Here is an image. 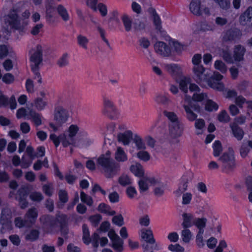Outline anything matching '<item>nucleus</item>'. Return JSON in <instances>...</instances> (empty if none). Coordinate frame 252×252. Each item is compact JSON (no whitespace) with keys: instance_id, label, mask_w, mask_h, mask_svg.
Listing matches in <instances>:
<instances>
[{"instance_id":"bb28decb","label":"nucleus","mask_w":252,"mask_h":252,"mask_svg":"<svg viewBox=\"0 0 252 252\" xmlns=\"http://www.w3.org/2000/svg\"><path fill=\"white\" fill-rule=\"evenodd\" d=\"M112 244L110 245V246L116 252H122L124 248V241L120 238V237H118V238L116 239H113L112 241H111Z\"/></svg>"},{"instance_id":"ea45409f","label":"nucleus","mask_w":252,"mask_h":252,"mask_svg":"<svg viewBox=\"0 0 252 252\" xmlns=\"http://www.w3.org/2000/svg\"><path fill=\"white\" fill-rule=\"evenodd\" d=\"M57 64L60 67H64L69 64L68 55L64 53L58 60Z\"/></svg>"},{"instance_id":"37998d69","label":"nucleus","mask_w":252,"mask_h":252,"mask_svg":"<svg viewBox=\"0 0 252 252\" xmlns=\"http://www.w3.org/2000/svg\"><path fill=\"white\" fill-rule=\"evenodd\" d=\"M223 10H227L230 7V0H213Z\"/></svg>"},{"instance_id":"f3484780","label":"nucleus","mask_w":252,"mask_h":252,"mask_svg":"<svg viewBox=\"0 0 252 252\" xmlns=\"http://www.w3.org/2000/svg\"><path fill=\"white\" fill-rule=\"evenodd\" d=\"M169 134L171 137L175 138L180 137L183 133V128L180 126V123L169 124Z\"/></svg>"},{"instance_id":"0e129e2a","label":"nucleus","mask_w":252,"mask_h":252,"mask_svg":"<svg viewBox=\"0 0 252 252\" xmlns=\"http://www.w3.org/2000/svg\"><path fill=\"white\" fill-rule=\"evenodd\" d=\"M149 243H147L145 242L142 245V247L143 250V252H149L152 251V250H155L157 251H158L160 248L158 247V245L156 244L154 246H150Z\"/></svg>"},{"instance_id":"6e6d98bb","label":"nucleus","mask_w":252,"mask_h":252,"mask_svg":"<svg viewBox=\"0 0 252 252\" xmlns=\"http://www.w3.org/2000/svg\"><path fill=\"white\" fill-rule=\"evenodd\" d=\"M89 220L94 227H96L102 220V216L100 214H96L90 216Z\"/></svg>"},{"instance_id":"e2e57ef3","label":"nucleus","mask_w":252,"mask_h":252,"mask_svg":"<svg viewBox=\"0 0 252 252\" xmlns=\"http://www.w3.org/2000/svg\"><path fill=\"white\" fill-rule=\"evenodd\" d=\"M119 183L122 186H126L131 184V182L130 179L127 175H123L119 178Z\"/></svg>"},{"instance_id":"c85d7f7f","label":"nucleus","mask_w":252,"mask_h":252,"mask_svg":"<svg viewBox=\"0 0 252 252\" xmlns=\"http://www.w3.org/2000/svg\"><path fill=\"white\" fill-rule=\"evenodd\" d=\"M154 100L158 104L164 106H167L171 102V100L168 96L162 94H157Z\"/></svg>"},{"instance_id":"dca6fc26","label":"nucleus","mask_w":252,"mask_h":252,"mask_svg":"<svg viewBox=\"0 0 252 252\" xmlns=\"http://www.w3.org/2000/svg\"><path fill=\"white\" fill-rule=\"evenodd\" d=\"M28 117L27 120H31L32 123L37 127L42 125V119L43 117L40 113L36 112L35 110L31 109L28 112Z\"/></svg>"},{"instance_id":"3c124183","label":"nucleus","mask_w":252,"mask_h":252,"mask_svg":"<svg viewBox=\"0 0 252 252\" xmlns=\"http://www.w3.org/2000/svg\"><path fill=\"white\" fill-rule=\"evenodd\" d=\"M207 97V95L206 93H194L192 95V99L193 101L192 102L197 103V102H201L205 98ZM190 101L189 102H190Z\"/></svg>"},{"instance_id":"cd10ccee","label":"nucleus","mask_w":252,"mask_h":252,"mask_svg":"<svg viewBox=\"0 0 252 252\" xmlns=\"http://www.w3.org/2000/svg\"><path fill=\"white\" fill-rule=\"evenodd\" d=\"M130 170L135 176L138 177H142L144 175L143 167L139 163L131 165Z\"/></svg>"},{"instance_id":"f257e3e1","label":"nucleus","mask_w":252,"mask_h":252,"mask_svg":"<svg viewBox=\"0 0 252 252\" xmlns=\"http://www.w3.org/2000/svg\"><path fill=\"white\" fill-rule=\"evenodd\" d=\"M1 20L3 23L2 31L5 34L4 36L5 39H8L6 36L10 35L12 29L20 31L23 30V27L20 23V18L14 10L10 11L8 14L4 16Z\"/></svg>"},{"instance_id":"338daca9","label":"nucleus","mask_w":252,"mask_h":252,"mask_svg":"<svg viewBox=\"0 0 252 252\" xmlns=\"http://www.w3.org/2000/svg\"><path fill=\"white\" fill-rule=\"evenodd\" d=\"M30 198L33 201L39 202L43 199L44 197L40 192H33L30 195Z\"/></svg>"},{"instance_id":"c756f323","label":"nucleus","mask_w":252,"mask_h":252,"mask_svg":"<svg viewBox=\"0 0 252 252\" xmlns=\"http://www.w3.org/2000/svg\"><path fill=\"white\" fill-rule=\"evenodd\" d=\"M40 232L37 229H32L25 235V240L30 242H34L38 239Z\"/></svg>"},{"instance_id":"412c9836","label":"nucleus","mask_w":252,"mask_h":252,"mask_svg":"<svg viewBox=\"0 0 252 252\" xmlns=\"http://www.w3.org/2000/svg\"><path fill=\"white\" fill-rule=\"evenodd\" d=\"M61 143L64 147H67L69 145H74L76 143L75 138L70 136L67 133H64L60 135Z\"/></svg>"},{"instance_id":"58836bf2","label":"nucleus","mask_w":252,"mask_h":252,"mask_svg":"<svg viewBox=\"0 0 252 252\" xmlns=\"http://www.w3.org/2000/svg\"><path fill=\"white\" fill-rule=\"evenodd\" d=\"M80 198L83 203L86 204L89 206H93L94 203L93 198L83 191L80 192Z\"/></svg>"},{"instance_id":"f03ea898","label":"nucleus","mask_w":252,"mask_h":252,"mask_svg":"<svg viewBox=\"0 0 252 252\" xmlns=\"http://www.w3.org/2000/svg\"><path fill=\"white\" fill-rule=\"evenodd\" d=\"M183 107L186 112L185 117L189 122H195L194 126L198 130H202L205 127V122L203 119H197V114L201 112V108L199 104L195 102H189L184 104Z\"/></svg>"},{"instance_id":"4be33fe9","label":"nucleus","mask_w":252,"mask_h":252,"mask_svg":"<svg viewBox=\"0 0 252 252\" xmlns=\"http://www.w3.org/2000/svg\"><path fill=\"white\" fill-rule=\"evenodd\" d=\"M240 22L242 25L251 23L252 21V7H249L247 10L241 14L239 18Z\"/></svg>"},{"instance_id":"79ce46f5","label":"nucleus","mask_w":252,"mask_h":252,"mask_svg":"<svg viewBox=\"0 0 252 252\" xmlns=\"http://www.w3.org/2000/svg\"><path fill=\"white\" fill-rule=\"evenodd\" d=\"M15 226L18 228H22L23 227H31L29 223L24 218L22 219L21 218L18 217L15 219Z\"/></svg>"},{"instance_id":"4c0bfd02","label":"nucleus","mask_w":252,"mask_h":252,"mask_svg":"<svg viewBox=\"0 0 252 252\" xmlns=\"http://www.w3.org/2000/svg\"><path fill=\"white\" fill-rule=\"evenodd\" d=\"M218 108V105L211 99H208L205 104V110L208 112L216 111Z\"/></svg>"},{"instance_id":"5701e85b","label":"nucleus","mask_w":252,"mask_h":252,"mask_svg":"<svg viewBox=\"0 0 252 252\" xmlns=\"http://www.w3.org/2000/svg\"><path fill=\"white\" fill-rule=\"evenodd\" d=\"M141 237L147 243L154 244L156 243V240L151 229L143 230L141 232Z\"/></svg>"},{"instance_id":"6e6552de","label":"nucleus","mask_w":252,"mask_h":252,"mask_svg":"<svg viewBox=\"0 0 252 252\" xmlns=\"http://www.w3.org/2000/svg\"><path fill=\"white\" fill-rule=\"evenodd\" d=\"M12 217L11 210L8 208L2 209L0 218V223L2 225L0 232L2 233L5 232L4 229H11V218Z\"/></svg>"},{"instance_id":"5fc2aeb1","label":"nucleus","mask_w":252,"mask_h":252,"mask_svg":"<svg viewBox=\"0 0 252 252\" xmlns=\"http://www.w3.org/2000/svg\"><path fill=\"white\" fill-rule=\"evenodd\" d=\"M112 223L119 227L124 224V220L121 214L114 216L112 219Z\"/></svg>"},{"instance_id":"0eeeda50","label":"nucleus","mask_w":252,"mask_h":252,"mask_svg":"<svg viewBox=\"0 0 252 252\" xmlns=\"http://www.w3.org/2000/svg\"><path fill=\"white\" fill-rule=\"evenodd\" d=\"M221 162L222 171L229 173L236 168L235 158L232 154L224 153L219 158Z\"/></svg>"},{"instance_id":"423d86ee","label":"nucleus","mask_w":252,"mask_h":252,"mask_svg":"<svg viewBox=\"0 0 252 252\" xmlns=\"http://www.w3.org/2000/svg\"><path fill=\"white\" fill-rule=\"evenodd\" d=\"M29 194L28 188L25 186L20 188L15 193L14 190L11 191L9 194V198H14L18 201L19 205L22 209L27 208L29 202L27 201V197Z\"/></svg>"},{"instance_id":"de8ad7c7","label":"nucleus","mask_w":252,"mask_h":252,"mask_svg":"<svg viewBox=\"0 0 252 252\" xmlns=\"http://www.w3.org/2000/svg\"><path fill=\"white\" fill-rule=\"evenodd\" d=\"M207 220L205 218H195L193 220V224L197 228L205 227Z\"/></svg>"},{"instance_id":"bf43d9fd","label":"nucleus","mask_w":252,"mask_h":252,"mask_svg":"<svg viewBox=\"0 0 252 252\" xmlns=\"http://www.w3.org/2000/svg\"><path fill=\"white\" fill-rule=\"evenodd\" d=\"M34 104L36 108L39 110L41 111L45 108V106L47 105V102L44 101L41 98H37L34 100Z\"/></svg>"},{"instance_id":"473e14b6","label":"nucleus","mask_w":252,"mask_h":252,"mask_svg":"<svg viewBox=\"0 0 252 252\" xmlns=\"http://www.w3.org/2000/svg\"><path fill=\"white\" fill-rule=\"evenodd\" d=\"M83 237L82 240L84 244L88 245L91 242L90 231L88 227L86 224H83L82 225Z\"/></svg>"},{"instance_id":"8fccbe9b","label":"nucleus","mask_w":252,"mask_h":252,"mask_svg":"<svg viewBox=\"0 0 252 252\" xmlns=\"http://www.w3.org/2000/svg\"><path fill=\"white\" fill-rule=\"evenodd\" d=\"M1 79L2 82L5 84L9 85L14 82L15 77L10 73H6L2 76Z\"/></svg>"},{"instance_id":"9b49d317","label":"nucleus","mask_w":252,"mask_h":252,"mask_svg":"<svg viewBox=\"0 0 252 252\" xmlns=\"http://www.w3.org/2000/svg\"><path fill=\"white\" fill-rule=\"evenodd\" d=\"M192 178L193 174L190 172L186 173L182 176L178 189L174 192L177 196H180L187 189L188 184L191 181Z\"/></svg>"},{"instance_id":"864d4df0","label":"nucleus","mask_w":252,"mask_h":252,"mask_svg":"<svg viewBox=\"0 0 252 252\" xmlns=\"http://www.w3.org/2000/svg\"><path fill=\"white\" fill-rule=\"evenodd\" d=\"M214 66L216 69L220 70L222 73H224L227 71L226 65L221 61L217 60L215 62Z\"/></svg>"},{"instance_id":"ddd939ff","label":"nucleus","mask_w":252,"mask_h":252,"mask_svg":"<svg viewBox=\"0 0 252 252\" xmlns=\"http://www.w3.org/2000/svg\"><path fill=\"white\" fill-rule=\"evenodd\" d=\"M241 35L240 31L237 28H231L224 32L223 40L225 41H232L239 39Z\"/></svg>"},{"instance_id":"7ed1b4c3","label":"nucleus","mask_w":252,"mask_h":252,"mask_svg":"<svg viewBox=\"0 0 252 252\" xmlns=\"http://www.w3.org/2000/svg\"><path fill=\"white\" fill-rule=\"evenodd\" d=\"M97 164L102 168L107 178L113 177L116 174L117 166L115 162L105 155H101L97 158Z\"/></svg>"},{"instance_id":"a211bd4d","label":"nucleus","mask_w":252,"mask_h":252,"mask_svg":"<svg viewBox=\"0 0 252 252\" xmlns=\"http://www.w3.org/2000/svg\"><path fill=\"white\" fill-rule=\"evenodd\" d=\"M246 48L241 45H235L233 50V58L236 62H241L244 60V56L246 53Z\"/></svg>"},{"instance_id":"9d476101","label":"nucleus","mask_w":252,"mask_h":252,"mask_svg":"<svg viewBox=\"0 0 252 252\" xmlns=\"http://www.w3.org/2000/svg\"><path fill=\"white\" fill-rule=\"evenodd\" d=\"M42 53V48L40 44L37 45L35 49L30 51V60L32 63L31 66H39L43 61Z\"/></svg>"},{"instance_id":"4d7b16f0","label":"nucleus","mask_w":252,"mask_h":252,"mask_svg":"<svg viewBox=\"0 0 252 252\" xmlns=\"http://www.w3.org/2000/svg\"><path fill=\"white\" fill-rule=\"evenodd\" d=\"M31 67L32 71L34 74L33 78L34 79L37 78L38 83H39V84H41L42 81L41 76L39 72V66H36L34 65V66H31Z\"/></svg>"},{"instance_id":"49530a36","label":"nucleus","mask_w":252,"mask_h":252,"mask_svg":"<svg viewBox=\"0 0 252 252\" xmlns=\"http://www.w3.org/2000/svg\"><path fill=\"white\" fill-rule=\"evenodd\" d=\"M137 157L141 160L146 162L150 160L151 156L150 154L144 150H140L136 154Z\"/></svg>"},{"instance_id":"39448f33","label":"nucleus","mask_w":252,"mask_h":252,"mask_svg":"<svg viewBox=\"0 0 252 252\" xmlns=\"http://www.w3.org/2000/svg\"><path fill=\"white\" fill-rule=\"evenodd\" d=\"M201 59V55L199 54H195L192 58L194 79L197 83H200L201 80L206 79L205 74H203L206 69L202 64H200Z\"/></svg>"},{"instance_id":"1a4fd4ad","label":"nucleus","mask_w":252,"mask_h":252,"mask_svg":"<svg viewBox=\"0 0 252 252\" xmlns=\"http://www.w3.org/2000/svg\"><path fill=\"white\" fill-rule=\"evenodd\" d=\"M102 113L110 119H116L119 114L118 111L113 102L107 98H104L103 100Z\"/></svg>"},{"instance_id":"a18cd8bd","label":"nucleus","mask_w":252,"mask_h":252,"mask_svg":"<svg viewBox=\"0 0 252 252\" xmlns=\"http://www.w3.org/2000/svg\"><path fill=\"white\" fill-rule=\"evenodd\" d=\"M164 115L167 117L170 121L169 124H173L179 122L177 115L173 112H168L164 111Z\"/></svg>"},{"instance_id":"13d9d810","label":"nucleus","mask_w":252,"mask_h":252,"mask_svg":"<svg viewBox=\"0 0 252 252\" xmlns=\"http://www.w3.org/2000/svg\"><path fill=\"white\" fill-rule=\"evenodd\" d=\"M57 220V223L60 224V226L66 225L67 224V216L64 214L57 215L56 218Z\"/></svg>"},{"instance_id":"20e7f679","label":"nucleus","mask_w":252,"mask_h":252,"mask_svg":"<svg viewBox=\"0 0 252 252\" xmlns=\"http://www.w3.org/2000/svg\"><path fill=\"white\" fill-rule=\"evenodd\" d=\"M203 74H205L206 79L201 80L199 84L205 82L209 86L213 89L219 91H223L224 86L222 83L219 82L223 77L222 75L219 72H215L213 76L211 75V74L206 70Z\"/></svg>"},{"instance_id":"b1692460","label":"nucleus","mask_w":252,"mask_h":252,"mask_svg":"<svg viewBox=\"0 0 252 252\" xmlns=\"http://www.w3.org/2000/svg\"><path fill=\"white\" fill-rule=\"evenodd\" d=\"M201 2L200 0H192L190 3L189 9L192 13L196 16L202 14L201 10Z\"/></svg>"},{"instance_id":"f704fd0d","label":"nucleus","mask_w":252,"mask_h":252,"mask_svg":"<svg viewBox=\"0 0 252 252\" xmlns=\"http://www.w3.org/2000/svg\"><path fill=\"white\" fill-rule=\"evenodd\" d=\"M57 10L59 15L62 17L64 21H67L69 19V16L66 8L62 5L58 6Z\"/></svg>"},{"instance_id":"393cba45","label":"nucleus","mask_w":252,"mask_h":252,"mask_svg":"<svg viewBox=\"0 0 252 252\" xmlns=\"http://www.w3.org/2000/svg\"><path fill=\"white\" fill-rule=\"evenodd\" d=\"M234 137L239 141L241 140L244 135V131L236 123H232L230 125Z\"/></svg>"},{"instance_id":"7c9ffc66","label":"nucleus","mask_w":252,"mask_h":252,"mask_svg":"<svg viewBox=\"0 0 252 252\" xmlns=\"http://www.w3.org/2000/svg\"><path fill=\"white\" fill-rule=\"evenodd\" d=\"M115 158L119 162H124L127 160V157L126 153L123 149L119 147L115 154Z\"/></svg>"},{"instance_id":"c03bdc74","label":"nucleus","mask_w":252,"mask_h":252,"mask_svg":"<svg viewBox=\"0 0 252 252\" xmlns=\"http://www.w3.org/2000/svg\"><path fill=\"white\" fill-rule=\"evenodd\" d=\"M148 83L147 82L142 81L139 88V95L141 97H143L148 93Z\"/></svg>"},{"instance_id":"e433bc0d","label":"nucleus","mask_w":252,"mask_h":252,"mask_svg":"<svg viewBox=\"0 0 252 252\" xmlns=\"http://www.w3.org/2000/svg\"><path fill=\"white\" fill-rule=\"evenodd\" d=\"M190 79L186 77H184L180 80V89L185 94H187L188 92V85L190 84Z\"/></svg>"},{"instance_id":"69168bd1","label":"nucleus","mask_w":252,"mask_h":252,"mask_svg":"<svg viewBox=\"0 0 252 252\" xmlns=\"http://www.w3.org/2000/svg\"><path fill=\"white\" fill-rule=\"evenodd\" d=\"M218 119L220 122L227 123L229 121L230 117L226 111L223 110L219 114Z\"/></svg>"},{"instance_id":"c9c22d12","label":"nucleus","mask_w":252,"mask_h":252,"mask_svg":"<svg viewBox=\"0 0 252 252\" xmlns=\"http://www.w3.org/2000/svg\"><path fill=\"white\" fill-rule=\"evenodd\" d=\"M122 20L126 32H129L131 30L132 20L126 14H124L122 17Z\"/></svg>"},{"instance_id":"f8f14e48","label":"nucleus","mask_w":252,"mask_h":252,"mask_svg":"<svg viewBox=\"0 0 252 252\" xmlns=\"http://www.w3.org/2000/svg\"><path fill=\"white\" fill-rule=\"evenodd\" d=\"M69 116L68 111L61 106H58L55 108L54 119L56 122L62 124L65 123Z\"/></svg>"},{"instance_id":"774afa93","label":"nucleus","mask_w":252,"mask_h":252,"mask_svg":"<svg viewBox=\"0 0 252 252\" xmlns=\"http://www.w3.org/2000/svg\"><path fill=\"white\" fill-rule=\"evenodd\" d=\"M168 249L171 252H184L185 249L179 244L175 245L170 244L168 246Z\"/></svg>"},{"instance_id":"603ef678","label":"nucleus","mask_w":252,"mask_h":252,"mask_svg":"<svg viewBox=\"0 0 252 252\" xmlns=\"http://www.w3.org/2000/svg\"><path fill=\"white\" fill-rule=\"evenodd\" d=\"M184 229L182 231L181 237L183 241L185 243H188L190 241L192 235L189 229L187 228Z\"/></svg>"},{"instance_id":"2eb2a0df","label":"nucleus","mask_w":252,"mask_h":252,"mask_svg":"<svg viewBox=\"0 0 252 252\" xmlns=\"http://www.w3.org/2000/svg\"><path fill=\"white\" fill-rule=\"evenodd\" d=\"M154 47L156 52L161 55L168 56L171 53L170 47L164 42L158 41Z\"/></svg>"},{"instance_id":"aec40b11","label":"nucleus","mask_w":252,"mask_h":252,"mask_svg":"<svg viewBox=\"0 0 252 252\" xmlns=\"http://www.w3.org/2000/svg\"><path fill=\"white\" fill-rule=\"evenodd\" d=\"M133 133L131 130H126L124 133H120L118 135L119 142H122L124 145H128L132 139Z\"/></svg>"},{"instance_id":"09e8293b","label":"nucleus","mask_w":252,"mask_h":252,"mask_svg":"<svg viewBox=\"0 0 252 252\" xmlns=\"http://www.w3.org/2000/svg\"><path fill=\"white\" fill-rule=\"evenodd\" d=\"M78 44L85 49H87V44L89 43V40L87 38L81 34H79L77 37Z\"/></svg>"},{"instance_id":"4468645a","label":"nucleus","mask_w":252,"mask_h":252,"mask_svg":"<svg viewBox=\"0 0 252 252\" xmlns=\"http://www.w3.org/2000/svg\"><path fill=\"white\" fill-rule=\"evenodd\" d=\"M40 220L42 221L44 227L50 231L53 230L58 226L57 220L53 217L50 216H42L40 218Z\"/></svg>"},{"instance_id":"6ab92c4d","label":"nucleus","mask_w":252,"mask_h":252,"mask_svg":"<svg viewBox=\"0 0 252 252\" xmlns=\"http://www.w3.org/2000/svg\"><path fill=\"white\" fill-rule=\"evenodd\" d=\"M37 216L38 213L35 207H32L28 210L24 216V218L27 220L32 226L34 223Z\"/></svg>"},{"instance_id":"a878e982","label":"nucleus","mask_w":252,"mask_h":252,"mask_svg":"<svg viewBox=\"0 0 252 252\" xmlns=\"http://www.w3.org/2000/svg\"><path fill=\"white\" fill-rule=\"evenodd\" d=\"M183 222L182 225L184 228L190 227L193 224V220L194 218L193 215L190 213H185L182 215Z\"/></svg>"},{"instance_id":"a19ab883","label":"nucleus","mask_w":252,"mask_h":252,"mask_svg":"<svg viewBox=\"0 0 252 252\" xmlns=\"http://www.w3.org/2000/svg\"><path fill=\"white\" fill-rule=\"evenodd\" d=\"M213 155L215 157H219L222 151L221 142L219 140H216L213 144Z\"/></svg>"},{"instance_id":"680f3d73","label":"nucleus","mask_w":252,"mask_h":252,"mask_svg":"<svg viewBox=\"0 0 252 252\" xmlns=\"http://www.w3.org/2000/svg\"><path fill=\"white\" fill-rule=\"evenodd\" d=\"M59 197L62 203V206H63L68 200V194L65 190H60L59 192Z\"/></svg>"},{"instance_id":"052dcab7","label":"nucleus","mask_w":252,"mask_h":252,"mask_svg":"<svg viewBox=\"0 0 252 252\" xmlns=\"http://www.w3.org/2000/svg\"><path fill=\"white\" fill-rule=\"evenodd\" d=\"M52 184L48 183L45 184L42 187L43 192L47 196H51L53 193V189L52 188Z\"/></svg>"},{"instance_id":"2f4dec72","label":"nucleus","mask_w":252,"mask_h":252,"mask_svg":"<svg viewBox=\"0 0 252 252\" xmlns=\"http://www.w3.org/2000/svg\"><path fill=\"white\" fill-rule=\"evenodd\" d=\"M167 71L173 76H177L181 73L180 67L176 64H168L165 65Z\"/></svg>"},{"instance_id":"72a5a7b5","label":"nucleus","mask_w":252,"mask_h":252,"mask_svg":"<svg viewBox=\"0 0 252 252\" xmlns=\"http://www.w3.org/2000/svg\"><path fill=\"white\" fill-rule=\"evenodd\" d=\"M133 142L135 143L137 150H145L146 148V145L143 141L142 138L136 134L132 138Z\"/></svg>"}]
</instances>
